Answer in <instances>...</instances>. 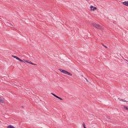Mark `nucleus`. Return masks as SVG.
<instances>
[{"mask_svg": "<svg viewBox=\"0 0 128 128\" xmlns=\"http://www.w3.org/2000/svg\"><path fill=\"white\" fill-rule=\"evenodd\" d=\"M92 26L98 29H100L102 28V26L98 24H92Z\"/></svg>", "mask_w": 128, "mask_h": 128, "instance_id": "1", "label": "nucleus"}, {"mask_svg": "<svg viewBox=\"0 0 128 128\" xmlns=\"http://www.w3.org/2000/svg\"><path fill=\"white\" fill-rule=\"evenodd\" d=\"M62 73L64 74H67L69 75H70V76H72V74H71L70 73L64 70L62 72Z\"/></svg>", "mask_w": 128, "mask_h": 128, "instance_id": "2", "label": "nucleus"}, {"mask_svg": "<svg viewBox=\"0 0 128 128\" xmlns=\"http://www.w3.org/2000/svg\"><path fill=\"white\" fill-rule=\"evenodd\" d=\"M90 10L91 11L93 10V11H94L95 10H96L97 9V8H96V7L94 6H90Z\"/></svg>", "mask_w": 128, "mask_h": 128, "instance_id": "3", "label": "nucleus"}, {"mask_svg": "<svg viewBox=\"0 0 128 128\" xmlns=\"http://www.w3.org/2000/svg\"><path fill=\"white\" fill-rule=\"evenodd\" d=\"M14 58H15L17 60H18L19 61H20V62H23L25 63V62L22 60H21L20 58H18V57L17 56H13Z\"/></svg>", "mask_w": 128, "mask_h": 128, "instance_id": "4", "label": "nucleus"}, {"mask_svg": "<svg viewBox=\"0 0 128 128\" xmlns=\"http://www.w3.org/2000/svg\"><path fill=\"white\" fill-rule=\"evenodd\" d=\"M24 62L25 61V62H27V63L30 64H32V65H36V64H34V63H32V62H31L29 61L28 60H24Z\"/></svg>", "mask_w": 128, "mask_h": 128, "instance_id": "5", "label": "nucleus"}, {"mask_svg": "<svg viewBox=\"0 0 128 128\" xmlns=\"http://www.w3.org/2000/svg\"><path fill=\"white\" fill-rule=\"evenodd\" d=\"M122 3L125 6H128V2L125 1L123 2Z\"/></svg>", "mask_w": 128, "mask_h": 128, "instance_id": "6", "label": "nucleus"}, {"mask_svg": "<svg viewBox=\"0 0 128 128\" xmlns=\"http://www.w3.org/2000/svg\"><path fill=\"white\" fill-rule=\"evenodd\" d=\"M8 128H16L14 126L11 125H10L8 126Z\"/></svg>", "mask_w": 128, "mask_h": 128, "instance_id": "7", "label": "nucleus"}, {"mask_svg": "<svg viewBox=\"0 0 128 128\" xmlns=\"http://www.w3.org/2000/svg\"><path fill=\"white\" fill-rule=\"evenodd\" d=\"M0 102L2 103H3L4 102L2 98L0 97Z\"/></svg>", "mask_w": 128, "mask_h": 128, "instance_id": "8", "label": "nucleus"}, {"mask_svg": "<svg viewBox=\"0 0 128 128\" xmlns=\"http://www.w3.org/2000/svg\"><path fill=\"white\" fill-rule=\"evenodd\" d=\"M62 73L64 70H63L62 69H61V68H60V69H58Z\"/></svg>", "mask_w": 128, "mask_h": 128, "instance_id": "9", "label": "nucleus"}, {"mask_svg": "<svg viewBox=\"0 0 128 128\" xmlns=\"http://www.w3.org/2000/svg\"><path fill=\"white\" fill-rule=\"evenodd\" d=\"M51 94H52V95H53L54 96V97H56V98H57V97L58 96H56V95L55 94H54L52 93H51Z\"/></svg>", "mask_w": 128, "mask_h": 128, "instance_id": "10", "label": "nucleus"}, {"mask_svg": "<svg viewBox=\"0 0 128 128\" xmlns=\"http://www.w3.org/2000/svg\"><path fill=\"white\" fill-rule=\"evenodd\" d=\"M124 108L125 109L127 110H128V108L126 106H124Z\"/></svg>", "mask_w": 128, "mask_h": 128, "instance_id": "11", "label": "nucleus"}, {"mask_svg": "<svg viewBox=\"0 0 128 128\" xmlns=\"http://www.w3.org/2000/svg\"><path fill=\"white\" fill-rule=\"evenodd\" d=\"M57 98L61 100H63V99L62 98H60L58 96H57Z\"/></svg>", "mask_w": 128, "mask_h": 128, "instance_id": "12", "label": "nucleus"}, {"mask_svg": "<svg viewBox=\"0 0 128 128\" xmlns=\"http://www.w3.org/2000/svg\"><path fill=\"white\" fill-rule=\"evenodd\" d=\"M118 99L120 101H124V100L122 99H121L120 98H118Z\"/></svg>", "mask_w": 128, "mask_h": 128, "instance_id": "13", "label": "nucleus"}, {"mask_svg": "<svg viewBox=\"0 0 128 128\" xmlns=\"http://www.w3.org/2000/svg\"><path fill=\"white\" fill-rule=\"evenodd\" d=\"M102 46H103L104 47H105V48H108L106 46H105L104 45V44H102Z\"/></svg>", "mask_w": 128, "mask_h": 128, "instance_id": "14", "label": "nucleus"}, {"mask_svg": "<svg viewBox=\"0 0 128 128\" xmlns=\"http://www.w3.org/2000/svg\"><path fill=\"white\" fill-rule=\"evenodd\" d=\"M83 126H84V128H86V127L85 126V124H83Z\"/></svg>", "mask_w": 128, "mask_h": 128, "instance_id": "15", "label": "nucleus"}, {"mask_svg": "<svg viewBox=\"0 0 128 128\" xmlns=\"http://www.w3.org/2000/svg\"><path fill=\"white\" fill-rule=\"evenodd\" d=\"M123 102H126V100H124V101H123Z\"/></svg>", "mask_w": 128, "mask_h": 128, "instance_id": "16", "label": "nucleus"}, {"mask_svg": "<svg viewBox=\"0 0 128 128\" xmlns=\"http://www.w3.org/2000/svg\"><path fill=\"white\" fill-rule=\"evenodd\" d=\"M85 79H86V81L87 82H88V80H87L86 78H85Z\"/></svg>", "mask_w": 128, "mask_h": 128, "instance_id": "17", "label": "nucleus"}, {"mask_svg": "<svg viewBox=\"0 0 128 128\" xmlns=\"http://www.w3.org/2000/svg\"><path fill=\"white\" fill-rule=\"evenodd\" d=\"M85 79H86V81L87 82H88V80H87L86 78H85Z\"/></svg>", "mask_w": 128, "mask_h": 128, "instance_id": "18", "label": "nucleus"}, {"mask_svg": "<svg viewBox=\"0 0 128 128\" xmlns=\"http://www.w3.org/2000/svg\"><path fill=\"white\" fill-rule=\"evenodd\" d=\"M12 56H13V55H12Z\"/></svg>", "mask_w": 128, "mask_h": 128, "instance_id": "19", "label": "nucleus"}]
</instances>
